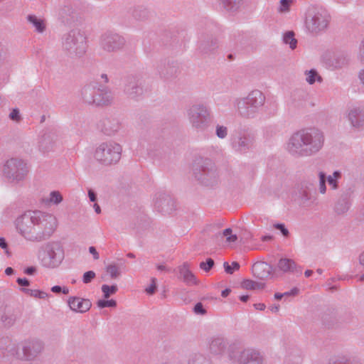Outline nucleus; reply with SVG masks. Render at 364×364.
<instances>
[{
	"instance_id": "1",
	"label": "nucleus",
	"mask_w": 364,
	"mask_h": 364,
	"mask_svg": "<svg viewBox=\"0 0 364 364\" xmlns=\"http://www.w3.org/2000/svg\"><path fill=\"white\" fill-rule=\"evenodd\" d=\"M324 141V134L321 129L307 127L294 132L287 141L285 149L294 157H309L318 154Z\"/></svg>"
},
{
	"instance_id": "2",
	"label": "nucleus",
	"mask_w": 364,
	"mask_h": 364,
	"mask_svg": "<svg viewBox=\"0 0 364 364\" xmlns=\"http://www.w3.org/2000/svg\"><path fill=\"white\" fill-rule=\"evenodd\" d=\"M266 97L259 90H254L246 97H237L233 101V107L237 114L246 119H253L258 116L263 106Z\"/></svg>"
},
{
	"instance_id": "3",
	"label": "nucleus",
	"mask_w": 364,
	"mask_h": 364,
	"mask_svg": "<svg viewBox=\"0 0 364 364\" xmlns=\"http://www.w3.org/2000/svg\"><path fill=\"white\" fill-rule=\"evenodd\" d=\"M7 350L10 355L24 361H34L44 350V343L36 338H30L20 343L17 349L15 345L9 344Z\"/></svg>"
},
{
	"instance_id": "4",
	"label": "nucleus",
	"mask_w": 364,
	"mask_h": 364,
	"mask_svg": "<svg viewBox=\"0 0 364 364\" xmlns=\"http://www.w3.org/2000/svg\"><path fill=\"white\" fill-rule=\"evenodd\" d=\"M38 257L43 267L47 269L58 268L65 258L63 247L58 242H48L41 247Z\"/></svg>"
},
{
	"instance_id": "5",
	"label": "nucleus",
	"mask_w": 364,
	"mask_h": 364,
	"mask_svg": "<svg viewBox=\"0 0 364 364\" xmlns=\"http://www.w3.org/2000/svg\"><path fill=\"white\" fill-rule=\"evenodd\" d=\"M58 226V220L53 213L36 210V241L50 237Z\"/></svg>"
},
{
	"instance_id": "6",
	"label": "nucleus",
	"mask_w": 364,
	"mask_h": 364,
	"mask_svg": "<svg viewBox=\"0 0 364 364\" xmlns=\"http://www.w3.org/2000/svg\"><path fill=\"white\" fill-rule=\"evenodd\" d=\"M122 146L113 141L101 143L95 149L94 157L101 164H115L121 159Z\"/></svg>"
},
{
	"instance_id": "7",
	"label": "nucleus",
	"mask_w": 364,
	"mask_h": 364,
	"mask_svg": "<svg viewBox=\"0 0 364 364\" xmlns=\"http://www.w3.org/2000/svg\"><path fill=\"white\" fill-rule=\"evenodd\" d=\"M63 47L71 56L80 58L85 55L87 44L86 37L80 31L71 30L65 35Z\"/></svg>"
},
{
	"instance_id": "8",
	"label": "nucleus",
	"mask_w": 364,
	"mask_h": 364,
	"mask_svg": "<svg viewBox=\"0 0 364 364\" xmlns=\"http://www.w3.org/2000/svg\"><path fill=\"white\" fill-rule=\"evenodd\" d=\"M330 19L331 16L327 10L323 8H315L308 12L305 26L310 33L318 34L326 30Z\"/></svg>"
},
{
	"instance_id": "9",
	"label": "nucleus",
	"mask_w": 364,
	"mask_h": 364,
	"mask_svg": "<svg viewBox=\"0 0 364 364\" xmlns=\"http://www.w3.org/2000/svg\"><path fill=\"white\" fill-rule=\"evenodd\" d=\"M15 227L25 240L36 241V210L28 211L18 216L15 220Z\"/></svg>"
},
{
	"instance_id": "10",
	"label": "nucleus",
	"mask_w": 364,
	"mask_h": 364,
	"mask_svg": "<svg viewBox=\"0 0 364 364\" xmlns=\"http://www.w3.org/2000/svg\"><path fill=\"white\" fill-rule=\"evenodd\" d=\"M187 117L192 127L198 131L205 129L210 121V111L202 104L191 106L186 111Z\"/></svg>"
},
{
	"instance_id": "11",
	"label": "nucleus",
	"mask_w": 364,
	"mask_h": 364,
	"mask_svg": "<svg viewBox=\"0 0 364 364\" xmlns=\"http://www.w3.org/2000/svg\"><path fill=\"white\" fill-rule=\"evenodd\" d=\"M124 92L130 99L138 100L146 92L144 76L137 73L126 77L124 84Z\"/></svg>"
},
{
	"instance_id": "12",
	"label": "nucleus",
	"mask_w": 364,
	"mask_h": 364,
	"mask_svg": "<svg viewBox=\"0 0 364 364\" xmlns=\"http://www.w3.org/2000/svg\"><path fill=\"white\" fill-rule=\"evenodd\" d=\"M28 172L26 164L22 160L11 159L8 160L4 168L5 177L12 183L23 181Z\"/></svg>"
},
{
	"instance_id": "13",
	"label": "nucleus",
	"mask_w": 364,
	"mask_h": 364,
	"mask_svg": "<svg viewBox=\"0 0 364 364\" xmlns=\"http://www.w3.org/2000/svg\"><path fill=\"white\" fill-rule=\"evenodd\" d=\"M255 137L246 130L235 132L231 136L230 145L233 150L239 153H247L254 147Z\"/></svg>"
},
{
	"instance_id": "14",
	"label": "nucleus",
	"mask_w": 364,
	"mask_h": 364,
	"mask_svg": "<svg viewBox=\"0 0 364 364\" xmlns=\"http://www.w3.org/2000/svg\"><path fill=\"white\" fill-rule=\"evenodd\" d=\"M229 358L235 364H264L263 355L255 348H245L240 351L237 356L230 353Z\"/></svg>"
},
{
	"instance_id": "15",
	"label": "nucleus",
	"mask_w": 364,
	"mask_h": 364,
	"mask_svg": "<svg viewBox=\"0 0 364 364\" xmlns=\"http://www.w3.org/2000/svg\"><path fill=\"white\" fill-rule=\"evenodd\" d=\"M124 38L116 33L106 32L100 37V48L108 53L119 50L124 47Z\"/></svg>"
},
{
	"instance_id": "16",
	"label": "nucleus",
	"mask_w": 364,
	"mask_h": 364,
	"mask_svg": "<svg viewBox=\"0 0 364 364\" xmlns=\"http://www.w3.org/2000/svg\"><path fill=\"white\" fill-rule=\"evenodd\" d=\"M153 203L154 209L164 214H170L176 207L174 200L164 192H159L154 196Z\"/></svg>"
},
{
	"instance_id": "17",
	"label": "nucleus",
	"mask_w": 364,
	"mask_h": 364,
	"mask_svg": "<svg viewBox=\"0 0 364 364\" xmlns=\"http://www.w3.org/2000/svg\"><path fill=\"white\" fill-rule=\"evenodd\" d=\"M59 136L55 131L44 133L39 141V151L43 154H48L55 151L59 144Z\"/></svg>"
},
{
	"instance_id": "18",
	"label": "nucleus",
	"mask_w": 364,
	"mask_h": 364,
	"mask_svg": "<svg viewBox=\"0 0 364 364\" xmlns=\"http://www.w3.org/2000/svg\"><path fill=\"white\" fill-rule=\"evenodd\" d=\"M196 177L206 186H210L215 183L218 178V172L216 166L210 163L208 166H205L202 169L200 175L196 173Z\"/></svg>"
},
{
	"instance_id": "19",
	"label": "nucleus",
	"mask_w": 364,
	"mask_h": 364,
	"mask_svg": "<svg viewBox=\"0 0 364 364\" xmlns=\"http://www.w3.org/2000/svg\"><path fill=\"white\" fill-rule=\"evenodd\" d=\"M346 117L352 127L358 129L364 127V110L360 107H350Z\"/></svg>"
},
{
	"instance_id": "20",
	"label": "nucleus",
	"mask_w": 364,
	"mask_h": 364,
	"mask_svg": "<svg viewBox=\"0 0 364 364\" xmlns=\"http://www.w3.org/2000/svg\"><path fill=\"white\" fill-rule=\"evenodd\" d=\"M70 309L77 313H85L90 310L92 304L89 299L77 296H70L68 300Z\"/></svg>"
},
{
	"instance_id": "21",
	"label": "nucleus",
	"mask_w": 364,
	"mask_h": 364,
	"mask_svg": "<svg viewBox=\"0 0 364 364\" xmlns=\"http://www.w3.org/2000/svg\"><path fill=\"white\" fill-rule=\"evenodd\" d=\"M26 21L34 32L38 34L44 33L47 30V21L46 18L36 14H28Z\"/></svg>"
},
{
	"instance_id": "22",
	"label": "nucleus",
	"mask_w": 364,
	"mask_h": 364,
	"mask_svg": "<svg viewBox=\"0 0 364 364\" xmlns=\"http://www.w3.org/2000/svg\"><path fill=\"white\" fill-rule=\"evenodd\" d=\"M77 18V12L71 6H65L58 12V19L65 25H72Z\"/></svg>"
},
{
	"instance_id": "23",
	"label": "nucleus",
	"mask_w": 364,
	"mask_h": 364,
	"mask_svg": "<svg viewBox=\"0 0 364 364\" xmlns=\"http://www.w3.org/2000/svg\"><path fill=\"white\" fill-rule=\"evenodd\" d=\"M121 129V122L115 117L106 118L102 121V131L108 136L115 134Z\"/></svg>"
},
{
	"instance_id": "24",
	"label": "nucleus",
	"mask_w": 364,
	"mask_h": 364,
	"mask_svg": "<svg viewBox=\"0 0 364 364\" xmlns=\"http://www.w3.org/2000/svg\"><path fill=\"white\" fill-rule=\"evenodd\" d=\"M228 342L222 336H215L211 338L209 344L210 351L215 355L223 354L226 350Z\"/></svg>"
},
{
	"instance_id": "25",
	"label": "nucleus",
	"mask_w": 364,
	"mask_h": 364,
	"mask_svg": "<svg viewBox=\"0 0 364 364\" xmlns=\"http://www.w3.org/2000/svg\"><path fill=\"white\" fill-rule=\"evenodd\" d=\"M278 269L282 272H291L294 274H301V268L297 267L296 262L289 258H282L277 264Z\"/></svg>"
},
{
	"instance_id": "26",
	"label": "nucleus",
	"mask_w": 364,
	"mask_h": 364,
	"mask_svg": "<svg viewBox=\"0 0 364 364\" xmlns=\"http://www.w3.org/2000/svg\"><path fill=\"white\" fill-rule=\"evenodd\" d=\"M96 100L97 106L108 105L113 102L114 95L112 92L107 88L97 89Z\"/></svg>"
},
{
	"instance_id": "27",
	"label": "nucleus",
	"mask_w": 364,
	"mask_h": 364,
	"mask_svg": "<svg viewBox=\"0 0 364 364\" xmlns=\"http://www.w3.org/2000/svg\"><path fill=\"white\" fill-rule=\"evenodd\" d=\"M329 364H361L360 360L354 355L341 354L331 358Z\"/></svg>"
},
{
	"instance_id": "28",
	"label": "nucleus",
	"mask_w": 364,
	"mask_h": 364,
	"mask_svg": "<svg viewBox=\"0 0 364 364\" xmlns=\"http://www.w3.org/2000/svg\"><path fill=\"white\" fill-rule=\"evenodd\" d=\"M97 89L92 85L85 86L81 91L83 100L88 104H95L97 102Z\"/></svg>"
},
{
	"instance_id": "29",
	"label": "nucleus",
	"mask_w": 364,
	"mask_h": 364,
	"mask_svg": "<svg viewBox=\"0 0 364 364\" xmlns=\"http://www.w3.org/2000/svg\"><path fill=\"white\" fill-rule=\"evenodd\" d=\"M178 271L181 277L186 284L188 285H193L197 283L196 278L190 270L189 266L187 263H184L183 265L180 266L178 267Z\"/></svg>"
},
{
	"instance_id": "30",
	"label": "nucleus",
	"mask_w": 364,
	"mask_h": 364,
	"mask_svg": "<svg viewBox=\"0 0 364 364\" xmlns=\"http://www.w3.org/2000/svg\"><path fill=\"white\" fill-rule=\"evenodd\" d=\"M252 272L255 277L263 279L270 274V267L266 262H258L253 264Z\"/></svg>"
},
{
	"instance_id": "31",
	"label": "nucleus",
	"mask_w": 364,
	"mask_h": 364,
	"mask_svg": "<svg viewBox=\"0 0 364 364\" xmlns=\"http://www.w3.org/2000/svg\"><path fill=\"white\" fill-rule=\"evenodd\" d=\"M314 191V185L312 183H302L299 190V195L302 202L306 203L312 198L311 193Z\"/></svg>"
},
{
	"instance_id": "32",
	"label": "nucleus",
	"mask_w": 364,
	"mask_h": 364,
	"mask_svg": "<svg viewBox=\"0 0 364 364\" xmlns=\"http://www.w3.org/2000/svg\"><path fill=\"white\" fill-rule=\"evenodd\" d=\"M63 200L62 194L58 191H51L47 197L43 198V203L46 205H59Z\"/></svg>"
},
{
	"instance_id": "33",
	"label": "nucleus",
	"mask_w": 364,
	"mask_h": 364,
	"mask_svg": "<svg viewBox=\"0 0 364 364\" xmlns=\"http://www.w3.org/2000/svg\"><path fill=\"white\" fill-rule=\"evenodd\" d=\"M223 7L230 12L238 11L243 5L244 0H220Z\"/></svg>"
},
{
	"instance_id": "34",
	"label": "nucleus",
	"mask_w": 364,
	"mask_h": 364,
	"mask_svg": "<svg viewBox=\"0 0 364 364\" xmlns=\"http://www.w3.org/2000/svg\"><path fill=\"white\" fill-rule=\"evenodd\" d=\"M187 364H212V363L203 354L194 353L189 356Z\"/></svg>"
},
{
	"instance_id": "35",
	"label": "nucleus",
	"mask_w": 364,
	"mask_h": 364,
	"mask_svg": "<svg viewBox=\"0 0 364 364\" xmlns=\"http://www.w3.org/2000/svg\"><path fill=\"white\" fill-rule=\"evenodd\" d=\"M341 172L340 171H335L328 176H326V180L328 186L332 190L338 188V181L341 178Z\"/></svg>"
},
{
	"instance_id": "36",
	"label": "nucleus",
	"mask_w": 364,
	"mask_h": 364,
	"mask_svg": "<svg viewBox=\"0 0 364 364\" xmlns=\"http://www.w3.org/2000/svg\"><path fill=\"white\" fill-rule=\"evenodd\" d=\"M216 238L225 237L226 238V242L231 244L234 243L237 240L236 234L232 233L231 228H226L222 232H218L215 235Z\"/></svg>"
},
{
	"instance_id": "37",
	"label": "nucleus",
	"mask_w": 364,
	"mask_h": 364,
	"mask_svg": "<svg viewBox=\"0 0 364 364\" xmlns=\"http://www.w3.org/2000/svg\"><path fill=\"white\" fill-rule=\"evenodd\" d=\"M306 81L309 85H313L315 82H321L322 77L318 75L315 69H311L305 71Z\"/></svg>"
},
{
	"instance_id": "38",
	"label": "nucleus",
	"mask_w": 364,
	"mask_h": 364,
	"mask_svg": "<svg viewBox=\"0 0 364 364\" xmlns=\"http://www.w3.org/2000/svg\"><path fill=\"white\" fill-rule=\"evenodd\" d=\"M283 41L288 44L291 49H294L297 45V41L294 38V33L292 31L287 32L283 36Z\"/></svg>"
},
{
	"instance_id": "39",
	"label": "nucleus",
	"mask_w": 364,
	"mask_h": 364,
	"mask_svg": "<svg viewBox=\"0 0 364 364\" xmlns=\"http://www.w3.org/2000/svg\"><path fill=\"white\" fill-rule=\"evenodd\" d=\"M106 272L112 279L117 278L120 274L119 267L115 263H111L106 267Z\"/></svg>"
},
{
	"instance_id": "40",
	"label": "nucleus",
	"mask_w": 364,
	"mask_h": 364,
	"mask_svg": "<svg viewBox=\"0 0 364 364\" xmlns=\"http://www.w3.org/2000/svg\"><path fill=\"white\" fill-rule=\"evenodd\" d=\"M133 16L138 20L146 19L149 16V11L146 8L138 6L133 11Z\"/></svg>"
},
{
	"instance_id": "41",
	"label": "nucleus",
	"mask_w": 364,
	"mask_h": 364,
	"mask_svg": "<svg viewBox=\"0 0 364 364\" xmlns=\"http://www.w3.org/2000/svg\"><path fill=\"white\" fill-rule=\"evenodd\" d=\"M350 208V203L346 200H339L336 206L335 211L338 214H343L346 213Z\"/></svg>"
},
{
	"instance_id": "42",
	"label": "nucleus",
	"mask_w": 364,
	"mask_h": 364,
	"mask_svg": "<svg viewBox=\"0 0 364 364\" xmlns=\"http://www.w3.org/2000/svg\"><path fill=\"white\" fill-rule=\"evenodd\" d=\"M242 287L245 289H262L263 284L254 282L250 279H245L242 282Z\"/></svg>"
},
{
	"instance_id": "43",
	"label": "nucleus",
	"mask_w": 364,
	"mask_h": 364,
	"mask_svg": "<svg viewBox=\"0 0 364 364\" xmlns=\"http://www.w3.org/2000/svg\"><path fill=\"white\" fill-rule=\"evenodd\" d=\"M318 191L321 194H325L326 193V175L324 172L320 171L318 174Z\"/></svg>"
},
{
	"instance_id": "44",
	"label": "nucleus",
	"mask_w": 364,
	"mask_h": 364,
	"mask_svg": "<svg viewBox=\"0 0 364 364\" xmlns=\"http://www.w3.org/2000/svg\"><path fill=\"white\" fill-rule=\"evenodd\" d=\"M102 291L105 299H108L111 295L114 294L118 288L117 285L109 286L107 284H103L101 287Z\"/></svg>"
},
{
	"instance_id": "45",
	"label": "nucleus",
	"mask_w": 364,
	"mask_h": 364,
	"mask_svg": "<svg viewBox=\"0 0 364 364\" xmlns=\"http://www.w3.org/2000/svg\"><path fill=\"white\" fill-rule=\"evenodd\" d=\"M228 134V129L226 126L222 124H216L215 126V134L216 136L221 139H223L227 137Z\"/></svg>"
},
{
	"instance_id": "46",
	"label": "nucleus",
	"mask_w": 364,
	"mask_h": 364,
	"mask_svg": "<svg viewBox=\"0 0 364 364\" xmlns=\"http://www.w3.org/2000/svg\"><path fill=\"white\" fill-rule=\"evenodd\" d=\"M11 54L6 47L0 45V65L9 61Z\"/></svg>"
},
{
	"instance_id": "47",
	"label": "nucleus",
	"mask_w": 364,
	"mask_h": 364,
	"mask_svg": "<svg viewBox=\"0 0 364 364\" xmlns=\"http://www.w3.org/2000/svg\"><path fill=\"white\" fill-rule=\"evenodd\" d=\"M22 291L25 293L29 294L32 296L39 299H46L48 296V294L46 292L40 290H30L27 289H22Z\"/></svg>"
},
{
	"instance_id": "48",
	"label": "nucleus",
	"mask_w": 364,
	"mask_h": 364,
	"mask_svg": "<svg viewBox=\"0 0 364 364\" xmlns=\"http://www.w3.org/2000/svg\"><path fill=\"white\" fill-rule=\"evenodd\" d=\"M97 305L100 309H103V308H106V307H115L117 306V302L114 299H110V300L101 299L97 301Z\"/></svg>"
},
{
	"instance_id": "49",
	"label": "nucleus",
	"mask_w": 364,
	"mask_h": 364,
	"mask_svg": "<svg viewBox=\"0 0 364 364\" xmlns=\"http://www.w3.org/2000/svg\"><path fill=\"white\" fill-rule=\"evenodd\" d=\"M224 268L225 272L228 274H232L234 270H237L240 268V264L237 262H232V264L230 265L228 262H224Z\"/></svg>"
},
{
	"instance_id": "50",
	"label": "nucleus",
	"mask_w": 364,
	"mask_h": 364,
	"mask_svg": "<svg viewBox=\"0 0 364 364\" xmlns=\"http://www.w3.org/2000/svg\"><path fill=\"white\" fill-rule=\"evenodd\" d=\"M214 265V261L211 258H208L206 262H202L200 267L205 272H208Z\"/></svg>"
},
{
	"instance_id": "51",
	"label": "nucleus",
	"mask_w": 364,
	"mask_h": 364,
	"mask_svg": "<svg viewBox=\"0 0 364 364\" xmlns=\"http://www.w3.org/2000/svg\"><path fill=\"white\" fill-rule=\"evenodd\" d=\"M95 277V273L93 271H87L84 273L82 282L85 284L90 283Z\"/></svg>"
},
{
	"instance_id": "52",
	"label": "nucleus",
	"mask_w": 364,
	"mask_h": 364,
	"mask_svg": "<svg viewBox=\"0 0 364 364\" xmlns=\"http://www.w3.org/2000/svg\"><path fill=\"white\" fill-rule=\"evenodd\" d=\"M151 284L148 287H146L145 289L146 292L150 295L153 294L156 289V279L154 277H152L151 279Z\"/></svg>"
},
{
	"instance_id": "53",
	"label": "nucleus",
	"mask_w": 364,
	"mask_h": 364,
	"mask_svg": "<svg viewBox=\"0 0 364 364\" xmlns=\"http://www.w3.org/2000/svg\"><path fill=\"white\" fill-rule=\"evenodd\" d=\"M193 311L196 314L198 315H204L206 313V310L200 302H198L195 305Z\"/></svg>"
},
{
	"instance_id": "54",
	"label": "nucleus",
	"mask_w": 364,
	"mask_h": 364,
	"mask_svg": "<svg viewBox=\"0 0 364 364\" xmlns=\"http://www.w3.org/2000/svg\"><path fill=\"white\" fill-rule=\"evenodd\" d=\"M274 228L277 229V230H279L282 232V234L284 236V237H288L289 232V230H287V228H286L284 224L283 223H276L274 225Z\"/></svg>"
},
{
	"instance_id": "55",
	"label": "nucleus",
	"mask_w": 364,
	"mask_h": 364,
	"mask_svg": "<svg viewBox=\"0 0 364 364\" xmlns=\"http://www.w3.org/2000/svg\"><path fill=\"white\" fill-rule=\"evenodd\" d=\"M0 247L4 250L5 254L9 257L11 252H9L8 244L4 237H0Z\"/></svg>"
},
{
	"instance_id": "56",
	"label": "nucleus",
	"mask_w": 364,
	"mask_h": 364,
	"mask_svg": "<svg viewBox=\"0 0 364 364\" xmlns=\"http://www.w3.org/2000/svg\"><path fill=\"white\" fill-rule=\"evenodd\" d=\"M9 117L13 121L18 122L21 119L20 113L18 109H13L9 114Z\"/></svg>"
},
{
	"instance_id": "57",
	"label": "nucleus",
	"mask_w": 364,
	"mask_h": 364,
	"mask_svg": "<svg viewBox=\"0 0 364 364\" xmlns=\"http://www.w3.org/2000/svg\"><path fill=\"white\" fill-rule=\"evenodd\" d=\"M1 321L5 326H11L14 323V319L11 316L4 315L1 316Z\"/></svg>"
},
{
	"instance_id": "58",
	"label": "nucleus",
	"mask_w": 364,
	"mask_h": 364,
	"mask_svg": "<svg viewBox=\"0 0 364 364\" xmlns=\"http://www.w3.org/2000/svg\"><path fill=\"white\" fill-rule=\"evenodd\" d=\"M291 0H281L280 1V11H287L289 9V6L291 4Z\"/></svg>"
},
{
	"instance_id": "59",
	"label": "nucleus",
	"mask_w": 364,
	"mask_h": 364,
	"mask_svg": "<svg viewBox=\"0 0 364 364\" xmlns=\"http://www.w3.org/2000/svg\"><path fill=\"white\" fill-rule=\"evenodd\" d=\"M89 252L92 255L94 259H98L100 258L99 253L97 252L96 248L93 246L89 247Z\"/></svg>"
},
{
	"instance_id": "60",
	"label": "nucleus",
	"mask_w": 364,
	"mask_h": 364,
	"mask_svg": "<svg viewBox=\"0 0 364 364\" xmlns=\"http://www.w3.org/2000/svg\"><path fill=\"white\" fill-rule=\"evenodd\" d=\"M16 282L20 285L23 287H28L29 286V281L26 278H18L16 280Z\"/></svg>"
},
{
	"instance_id": "61",
	"label": "nucleus",
	"mask_w": 364,
	"mask_h": 364,
	"mask_svg": "<svg viewBox=\"0 0 364 364\" xmlns=\"http://www.w3.org/2000/svg\"><path fill=\"white\" fill-rule=\"evenodd\" d=\"M88 197L90 201L95 202L97 200V195L95 191L92 189H88L87 191Z\"/></svg>"
},
{
	"instance_id": "62",
	"label": "nucleus",
	"mask_w": 364,
	"mask_h": 364,
	"mask_svg": "<svg viewBox=\"0 0 364 364\" xmlns=\"http://www.w3.org/2000/svg\"><path fill=\"white\" fill-rule=\"evenodd\" d=\"M298 292H299V289L297 288H293L289 291H286V292L283 293V294H284V297H285V296H295L298 294Z\"/></svg>"
},
{
	"instance_id": "63",
	"label": "nucleus",
	"mask_w": 364,
	"mask_h": 364,
	"mask_svg": "<svg viewBox=\"0 0 364 364\" xmlns=\"http://www.w3.org/2000/svg\"><path fill=\"white\" fill-rule=\"evenodd\" d=\"M156 268L160 272H170L171 269L163 264H159L156 266Z\"/></svg>"
},
{
	"instance_id": "64",
	"label": "nucleus",
	"mask_w": 364,
	"mask_h": 364,
	"mask_svg": "<svg viewBox=\"0 0 364 364\" xmlns=\"http://www.w3.org/2000/svg\"><path fill=\"white\" fill-rule=\"evenodd\" d=\"M360 58L364 62V40L362 41L360 47Z\"/></svg>"
}]
</instances>
